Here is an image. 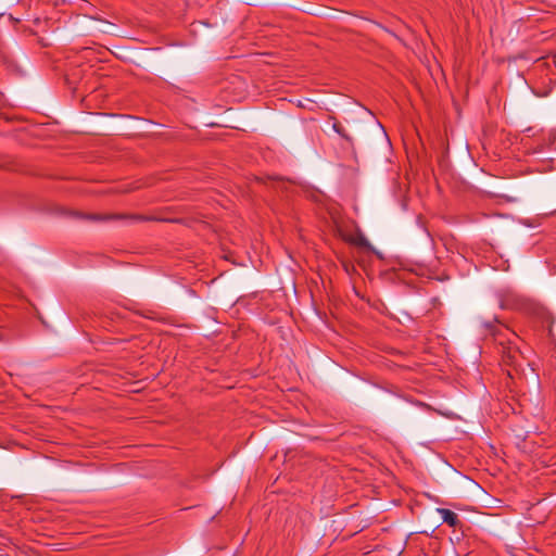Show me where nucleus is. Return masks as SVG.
Returning a JSON list of instances; mask_svg holds the SVG:
<instances>
[{
	"label": "nucleus",
	"instance_id": "f257e3e1",
	"mask_svg": "<svg viewBox=\"0 0 556 556\" xmlns=\"http://www.w3.org/2000/svg\"><path fill=\"white\" fill-rule=\"evenodd\" d=\"M483 327L494 338L495 342L502 346V362L505 366L510 367L507 374L513 378V371L519 374L523 371V366H530V362L525 357L520 348L516 344L519 340L517 334L509 330L507 326L500 323L496 318L493 321H484Z\"/></svg>",
	"mask_w": 556,
	"mask_h": 556
},
{
	"label": "nucleus",
	"instance_id": "f03ea898",
	"mask_svg": "<svg viewBox=\"0 0 556 556\" xmlns=\"http://www.w3.org/2000/svg\"><path fill=\"white\" fill-rule=\"evenodd\" d=\"M437 511L440 514L443 522L450 527L456 528L460 525V520L457 514H455L453 510L447 508H438Z\"/></svg>",
	"mask_w": 556,
	"mask_h": 556
},
{
	"label": "nucleus",
	"instance_id": "7ed1b4c3",
	"mask_svg": "<svg viewBox=\"0 0 556 556\" xmlns=\"http://www.w3.org/2000/svg\"><path fill=\"white\" fill-rule=\"evenodd\" d=\"M330 119L333 121L332 123V129L340 136L342 137L345 141H348L349 143H352V138L346 134L345 129L342 127V125L336 121L334 117L330 116Z\"/></svg>",
	"mask_w": 556,
	"mask_h": 556
},
{
	"label": "nucleus",
	"instance_id": "20e7f679",
	"mask_svg": "<svg viewBox=\"0 0 556 556\" xmlns=\"http://www.w3.org/2000/svg\"><path fill=\"white\" fill-rule=\"evenodd\" d=\"M86 218L92 219V220H104V219L111 218V216L88 215V216H86Z\"/></svg>",
	"mask_w": 556,
	"mask_h": 556
},
{
	"label": "nucleus",
	"instance_id": "39448f33",
	"mask_svg": "<svg viewBox=\"0 0 556 556\" xmlns=\"http://www.w3.org/2000/svg\"><path fill=\"white\" fill-rule=\"evenodd\" d=\"M536 97H547L549 94V90L542 91V92H534Z\"/></svg>",
	"mask_w": 556,
	"mask_h": 556
},
{
	"label": "nucleus",
	"instance_id": "423d86ee",
	"mask_svg": "<svg viewBox=\"0 0 556 556\" xmlns=\"http://www.w3.org/2000/svg\"><path fill=\"white\" fill-rule=\"evenodd\" d=\"M359 245H368V241L365 238H362L358 242Z\"/></svg>",
	"mask_w": 556,
	"mask_h": 556
}]
</instances>
